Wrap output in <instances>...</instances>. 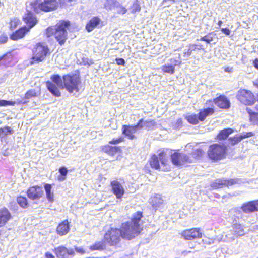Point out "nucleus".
Returning a JSON list of instances; mask_svg holds the SVG:
<instances>
[{
  "label": "nucleus",
  "instance_id": "obj_37",
  "mask_svg": "<svg viewBox=\"0 0 258 258\" xmlns=\"http://www.w3.org/2000/svg\"><path fill=\"white\" fill-rule=\"evenodd\" d=\"M38 94V91L35 89H30L25 94V98L29 99L32 97H36Z\"/></svg>",
  "mask_w": 258,
  "mask_h": 258
},
{
  "label": "nucleus",
  "instance_id": "obj_7",
  "mask_svg": "<svg viewBox=\"0 0 258 258\" xmlns=\"http://www.w3.org/2000/svg\"><path fill=\"white\" fill-rule=\"evenodd\" d=\"M70 25L69 21H63L55 25V38L60 45L63 44L67 39V30Z\"/></svg>",
  "mask_w": 258,
  "mask_h": 258
},
{
  "label": "nucleus",
  "instance_id": "obj_52",
  "mask_svg": "<svg viewBox=\"0 0 258 258\" xmlns=\"http://www.w3.org/2000/svg\"><path fill=\"white\" fill-rule=\"evenodd\" d=\"M140 10V7L139 5L137 3H134L132 7V12H136L137 11H139Z\"/></svg>",
  "mask_w": 258,
  "mask_h": 258
},
{
  "label": "nucleus",
  "instance_id": "obj_55",
  "mask_svg": "<svg viewBox=\"0 0 258 258\" xmlns=\"http://www.w3.org/2000/svg\"><path fill=\"white\" fill-rule=\"evenodd\" d=\"M122 141V138H119L118 139H113L111 141H110L109 143L111 144H117Z\"/></svg>",
  "mask_w": 258,
  "mask_h": 258
},
{
  "label": "nucleus",
  "instance_id": "obj_47",
  "mask_svg": "<svg viewBox=\"0 0 258 258\" xmlns=\"http://www.w3.org/2000/svg\"><path fill=\"white\" fill-rule=\"evenodd\" d=\"M174 3L175 0H163L162 2V5L165 7H169Z\"/></svg>",
  "mask_w": 258,
  "mask_h": 258
},
{
  "label": "nucleus",
  "instance_id": "obj_3",
  "mask_svg": "<svg viewBox=\"0 0 258 258\" xmlns=\"http://www.w3.org/2000/svg\"><path fill=\"white\" fill-rule=\"evenodd\" d=\"M29 6V10L38 13L39 10H42L45 12H49L56 9L58 6L57 0H44L43 2L38 4L37 2H27V5Z\"/></svg>",
  "mask_w": 258,
  "mask_h": 258
},
{
  "label": "nucleus",
  "instance_id": "obj_36",
  "mask_svg": "<svg viewBox=\"0 0 258 258\" xmlns=\"http://www.w3.org/2000/svg\"><path fill=\"white\" fill-rule=\"evenodd\" d=\"M105 247V245L104 243L102 241H99L96 242L94 245L90 246V249L91 250H101L104 249Z\"/></svg>",
  "mask_w": 258,
  "mask_h": 258
},
{
  "label": "nucleus",
  "instance_id": "obj_44",
  "mask_svg": "<svg viewBox=\"0 0 258 258\" xmlns=\"http://www.w3.org/2000/svg\"><path fill=\"white\" fill-rule=\"evenodd\" d=\"M15 104V102L13 101L0 100V106L14 105Z\"/></svg>",
  "mask_w": 258,
  "mask_h": 258
},
{
  "label": "nucleus",
  "instance_id": "obj_13",
  "mask_svg": "<svg viewBox=\"0 0 258 258\" xmlns=\"http://www.w3.org/2000/svg\"><path fill=\"white\" fill-rule=\"evenodd\" d=\"M181 63L180 55L179 54L177 58H171L169 59V62L161 67V70L165 73L173 74L175 72V66L180 65Z\"/></svg>",
  "mask_w": 258,
  "mask_h": 258
},
{
  "label": "nucleus",
  "instance_id": "obj_49",
  "mask_svg": "<svg viewBox=\"0 0 258 258\" xmlns=\"http://www.w3.org/2000/svg\"><path fill=\"white\" fill-rule=\"evenodd\" d=\"M233 211L237 215V216H236V217L238 219H242L243 218V214L242 213L240 210H239L238 208L234 209Z\"/></svg>",
  "mask_w": 258,
  "mask_h": 258
},
{
  "label": "nucleus",
  "instance_id": "obj_1",
  "mask_svg": "<svg viewBox=\"0 0 258 258\" xmlns=\"http://www.w3.org/2000/svg\"><path fill=\"white\" fill-rule=\"evenodd\" d=\"M142 212L138 211L134 213L130 221L122 224V237L131 240L138 235L143 230Z\"/></svg>",
  "mask_w": 258,
  "mask_h": 258
},
{
  "label": "nucleus",
  "instance_id": "obj_20",
  "mask_svg": "<svg viewBox=\"0 0 258 258\" xmlns=\"http://www.w3.org/2000/svg\"><path fill=\"white\" fill-rule=\"evenodd\" d=\"M214 102L220 108L228 109L230 106V101L224 95H220L214 100Z\"/></svg>",
  "mask_w": 258,
  "mask_h": 258
},
{
  "label": "nucleus",
  "instance_id": "obj_63",
  "mask_svg": "<svg viewBox=\"0 0 258 258\" xmlns=\"http://www.w3.org/2000/svg\"><path fill=\"white\" fill-rule=\"evenodd\" d=\"M190 251H183L182 252V255L185 256L187 253H190Z\"/></svg>",
  "mask_w": 258,
  "mask_h": 258
},
{
  "label": "nucleus",
  "instance_id": "obj_12",
  "mask_svg": "<svg viewBox=\"0 0 258 258\" xmlns=\"http://www.w3.org/2000/svg\"><path fill=\"white\" fill-rule=\"evenodd\" d=\"M172 163L176 166H180L185 163H192V159L188 155L178 152H174L171 155Z\"/></svg>",
  "mask_w": 258,
  "mask_h": 258
},
{
  "label": "nucleus",
  "instance_id": "obj_40",
  "mask_svg": "<svg viewBox=\"0 0 258 258\" xmlns=\"http://www.w3.org/2000/svg\"><path fill=\"white\" fill-rule=\"evenodd\" d=\"M17 201L19 205L23 208H26L27 206V200L25 197H18L17 199Z\"/></svg>",
  "mask_w": 258,
  "mask_h": 258
},
{
  "label": "nucleus",
  "instance_id": "obj_38",
  "mask_svg": "<svg viewBox=\"0 0 258 258\" xmlns=\"http://www.w3.org/2000/svg\"><path fill=\"white\" fill-rule=\"evenodd\" d=\"M20 20L17 18H14L11 19L9 25V28L11 30L16 29L17 26L20 24Z\"/></svg>",
  "mask_w": 258,
  "mask_h": 258
},
{
  "label": "nucleus",
  "instance_id": "obj_50",
  "mask_svg": "<svg viewBox=\"0 0 258 258\" xmlns=\"http://www.w3.org/2000/svg\"><path fill=\"white\" fill-rule=\"evenodd\" d=\"M192 52L190 47L189 46L188 49H185L183 52V56L184 57H188L190 56Z\"/></svg>",
  "mask_w": 258,
  "mask_h": 258
},
{
  "label": "nucleus",
  "instance_id": "obj_8",
  "mask_svg": "<svg viewBox=\"0 0 258 258\" xmlns=\"http://www.w3.org/2000/svg\"><path fill=\"white\" fill-rule=\"evenodd\" d=\"M226 150L227 148L224 145L214 144L210 146L208 150V155L212 160H220L224 157Z\"/></svg>",
  "mask_w": 258,
  "mask_h": 258
},
{
  "label": "nucleus",
  "instance_id": "obj_14",
  "mask_svg": "<svg viewBox=\"0 0 258 258\" xmlns=\"http://www.w3.org/2000/svg\"><path fill=\"white\" fill-rule=\"evenodd\" d=\"M239 180L238 179H230L227 180L225 179H218L215 180L214 182L211 183V187L213 188H221L223 186H231L238 183Z\"/></svg>",
  "mask_w": 258,
  "mask_h": 258
},
{
  "label": "nucleus",
  "instance_id": "obj_59",
  "mask_svg": "<svg viewBox=\"0 0 258 258\" xmlns=\"http://www.w3.org/2000/svg\"><path fill=\"white\" fill-rule=\"evenodd\" d=\"M254 67L258 70V58H256L253 62Z\"/></svg>",
  "mask_w": 258,
  "mask_h": 258
},
{
  "label": "nucleus",
  "instance_id": "obj_41",
  "mask_svg": "<svg viewBox=\"0 0 258 258\" xmlns=\"http://www.w3.org/2000/svg\"><path fill=\"white\" fill-rule=\"evenodd\" d=\"M59 172L61 176L58 177L59 181H63L66 179V176L68 173V170L66 167H62L59 168Z\"/></svg>",
  "mask_w": 258,
  "mask_h": 258
},
{
  "label": "nucleus",
  "instance_id": "obj_10",
  "mask_svg": "<svg viewBox=\"0 0 258 258\" xmlns=\"http://www.w3.org/2000/svg\"><path fill=\"white\" fill-rule=\"evenodd\" d=\"M238 100L246 105H252L255 101V97L252 92L246 90H239L237 94Z\"/></svg>",
  "mask_w": 258,
  "mask_h": 258
},
{
  "label": "nucleus",
  "instance_id": "obj_45",
  "mask_svg": "<svg viewBox=\"0 0 258 258\" xmlns=\"http://www.w3.org/2000/svg\"><path fill=\"white\" fill-rule=\"evenodd\" d=\"M189 47L192 51L203 49V45L201 44H190Z\"/></svg>",
  "mask_w": 258,
  "mask_h": 258
},
{
  "label": "nucleus",
  "instance_id": "obj_53",
  "mask_svg": "<svg viewBox=\"0 0 258 258\" xmlns=\"http://www.w3.org/2000/svg\"><path fill=\"white\" fill-rule=\"evenodd\" d=\"M8 41V37L6 35L0 36V44H4Z\"/></svg>",
  "mask_w": 258,
  "mask_h": 258
},
{
  "label": "nucleus",
  "instance_id": "obj_6",
  "mask_svg": "<svg viewBox=\"0 0 258 258\" xmlns=\"http://www.w3.org/2000/svg\"><path fill=\"white\" fill-rule=\"evenodd\" d=\"M49 52V49L47 45L44 43H37L33 50V57L31 64L42 61Z\"/></svg>",
  "mask_w": 258,
  "mask_h": 258
},
{
  "label": "nucleus",
  "instance_id": "obj_25",
  "mask_svg": "<svg viewBox=\"0 0 258 258\" xmlns=\"http://www.w3.org/2000/svg\"><path fill=\"white\" fill-rule=\"evenodd\" d=\"M137 131L134 125H123L122 126L123 134L127 136L130 139H133L135 138V136L133 134Z\"/></svg>",
  "mask_w": 258,
  "mask_h": 258
},
{
  "label": "nucleus",
  "instance_id": "obj_26",
  "mask_svg": "<svg viewBox=\"0 0 258 258\" xmlns=\"http://www.w3.org/2000/svg\"><path fill=\"white\" fill-rule=\"evenodd\" d=\"M101 20L97 17L92 18L86 26V29L88 32H91L94 28L99 24Z\"/></svg>",
  "mask_w": 258,
  "mask_h": 258
},
{
  "label": "nucleus",
  "instance_id": "obj_30",
  "mask_svg": "<svg viewBox=\"0 0 258 258\" xmlns=\"http://www.w3.org/2000/svg\"><path fill=\"white\" fill-rule=\"evenodd\" d=\"M233 132V130L230 128H225L221 130L217 135V139L219 140H224L226 139L230 134Z\"/></svg>",
  "mask_w": 258,
  "mask_h": 258
},
{
  "label": "nucleus",
  "instance_id": "obj_31",
  "mask_svg": "<svg viewBox=\"0 0 258 258\" xmlns=\"http://www.w3.org/2000/svg\"><path fill=\"white\" fill-rule=\"evenodd\" d=\"M104 151L107 153L109 155L113 156L118 153L119 151V148L116 146H106L103 149Z\"/></svg>",
  "mask_w": 258,
  "mask_h": 258
},
{
  "label": "nucleus",
  "instance_id": "obj_17",
  "mask_svg": "<svg viewBox=\"0 0 258 258\" xmlns=\"http://www.w3.org/2000/svg\"><path fill=\"white\" fill-rule=\"evenodd\" d=\"M110 185L113 193L118 199H121L125 193V190L122 185L118 180L111 182Z\"/></svg>",
  "mask_w": 258,
  "mask_h": 258
},
{
  "label": "nucleus",
  "instance_id": "obj_18",
  "mask_svg": "<svg viewBox=\"0 0 258 258\" xmlns=\"http://www.w3.org/2000/svg\"><path fill=\"white\" fill-rule=\"evenodd\" d=\"M240 209L246 214L253 213L258 211V200L252 201L243 203Z\"/></svg>",
  "mask_w": 258,
  "mask_h": 258
},
{
  "label": "nucleus",
  "instance_id": "obj_19",
  "mask_svg": "<svg viewBox=\"0 0 258 258\" xmlns=\"http://www.w3.org/2000/svg\"><path fill=\"white\" fill-rule=\"evenodd\" d=\"M43 194L42 187L38 186L31 187L27 191L28 197L32 200L39 199Z\"/></svg>",
  "mask_w": 258,
  "mask_h": 258
},
{
  "label": "nucleus",
  "instance_id": "obj_32",
  "mask_svg": "<svg viewBox=\"0 0 258 258\" xmlns=\"http://www.w3.org/2000/svg\"><path fill=\"white\" fill-rule=\"evenodd\" d=\"M216 34L214 32L209 33L208 35L201 37L200 39H198V41H203L206 42L207 43H210L213 41L216 38Z\"/></svg>",
  "mask_w": 258,
  "mask_h": 258
},
{
  "label": "nucleus",
  "instance_id": "obj_29",
  "mask_svg": "<svg viewBox=\"0 0 258 258\" xmlns=\"http://www.w3.org/2000/svg\"><path fill=\"white\" fill-rule=\"evenodd\" d=\"M233 229V234L237 235V236H242L245 234L244 229L243 226L240 224L235 223L232 226Z\"/></svg>",
  "mask_w": 258,
  "mask_h": 258
},
{
  "label": "nucleus",
  "instance_id": "obj_43",
  "mask_svg": "<svg viewBox=\"0 0 258 258\" xmlns=\"http://www.w3.org/2000/svg\"><path fill=\"white\" fill-rule=\"evenodd\" d=\"M117 13L124 14L126 12V10L125 8H124L122 6L120 5L119 3H118V6L116 7L115 9L114 10Z\"/></svg>",
  "mask_w": 258,
  "mask_h": 258
},
{
  "label": "nucleus",
  "instance_id": "obj_51",
  "mask_svg": "<svg viewBox=\"0 0 258 258\" xmlns=\"http://www.w3.org/2000/svg\"><path fill=\"white\" fill-rule=\"evenodd\" d=\"M144 125L146 127H150L154 126L155 124V122L154 120H144Z\"/></svg>",
  "mask_w": 258,
  "mask_h": 258
},
{
  "label": "nucleus",
  "instance_id": "obj_57",
  "mask_svg": "<svg viewBox=\"0 0 258 258\" xmlns=\"http://www.w3.org/2000/svg\"><path fill=\"white\" fill-rule=\"evenodd\" d=\"M194 155H196V157L201 156L203 154V151L201 149L196 150L194 153Z\"/></svg>",
  "mask_w": 258,
  "mask_h": 258
},
{
  "label": "nucleus",
  "instance_id": "obj_46",
  "mask_svg": "<svg viewBox=\"0 0 258 258\" xmlns=\"http://www.w3.org/2000/svg\"><path fill=\"white\" fill-rule=\"evenodd\" d=\"M75 250L78 253L84 254L87 252V250L83 247H75Z\"/></svg>",
  "mask_w": 258,
  "mask_h": 258
},
{
  "label": "nucleus",
  "instance_id": "obj_35",
  "mask_svg": "<svg viewBox=\"0 0 258 258\" xmlns=\"http://www.w3.org/2000/svg\"><path fill=\"white\" fill-rule=\"evenodd\" d=\"M47 199L50 202L53 201V194L51 192V186L49 184H46L44 186Z\"/></svg>",
  "mask_w": 258,
  "mask_h": 258
},
{
  "label": "nucleus",
  "instance_id": "obj_34",
  "mask_svg": "<svg viewBox=\"0 0 258 258\" xmlns=\"http://www.w3.org/2000/svg\"><path fill=\"white\" fill-rule=\"evenodd\" d=\"M185 118L191 124H197L199 122V116L197 114L186 115Z\"/></svg>",
  "mask_w": 258,
  "mask_h": 258
},
{
  "label": "nucleus",
  "instance_id": "obj_16",
  "mask_svg": "<svg viewBox=\"0 0 258 258\" xmlns=\"http://www.w3.org/2000/svg\"><path fill=\"white\" fill-rule=\"evenodd\" d=\"M181 235L186 240H193L197 238H201L202 233L199 228H194L183 231Z\"/></svg>",
  "mask_w": 258,
  "mask_h": 258
},
{
  "label": "nucleus",
  "instance_id": "obj_4",
  "mask_svg": "<svg viewBox=\"0 0 258 258\" xmlns=\"http://www.w3.org/2000/svg\"><path fill=\"white\" fill-rule=\"evenodd\" d=\"M52 82H46V86L48 90L56 97H59L61 95L59 88H64L63 79L59 75H53L51 77Z\"/></svg>",
  "mask_w": 258,
  "mask_h": 258
},
{
  "label": "nucleus",
  "instance_id": "obj_21",
  "mask_svg": "<svg viewBox=\"0 0 258 258\" xmlns=\"http://www.w3.org/2000/svg\"><path fill=\"white\" fill-rule=\"evenodd\" d=\"M11 218V214L6 208H0V227L4 226Z\"/></svg>",
  "mask_w": 258,
  "mask_h": 258
},
{
  "label": "nucleus",
  "instance_id": "obj_2",
  "mask_svg": "<svg viewBox=\"0 0 258 258\" xmlns=\"http://www.w3.org/2000/svg\"><path fill=\"white\" fill-rule=\"evenodd\" d=\"M27 13L23 16L24 22L27 26H24L13 32L10 35V39L13 40H17L23 38L30 29L33 27L37 23V20L34 14L29 10V6H26Z\"/></svg>",
  "mask_w": 258,
  "mask_h": 258
},
{
  "label": "nucleus",
  "instance_id": "obj_22",
  "mask_svg": "<svg viewBox=\"0 0 258 258\" xmlns=\"http://www.w3.org/2000/svg\"><path fill=\"white\" fill-rule=\"evenodd\" d=\"M254 134L251 132H243L239 136H236L233 138H230L228 141L231 145H234L240 142L242 139L252 137L254 136Z\"/></svg>",
  "mask_w": 258,
  "mask_h": 258
},
{
  "label": "nucleus",
  "instance_id": "obj_5",
  "mask_svg": "<svg viewBox=\"0 0 258 258\" xmlns=\"http://www.w3.org/2000/svg\"><path fill=\"white\" fill-rule=\"evenodd\" d=\"M64 88L69 93L79 92L78 85L80 83V79L79 76L76 74L66 75L63 76Z\"/></svg>",
  "mask_w": 258,
  "mask_h": 258
},
{
  "label": "nucleus",
  "instance_id": "obj_39",
  "mask_svg": "<svg viewBox=\"0 0 258 258\" xmlns=\"http://www.w3.org/2000/svg\"><path fill=\"white\" fill-rule=\"evenodd\" d=\"M249 113L250 121L253 124L258 125V113L255 112L251 113L250 112H249Z\"/></svg>",
  "mask_w": 258,
  "mask_h": 258
},
{
  "label": "nucleus",
  "instance_id": "obj_33",
  "mask_svg": "<svg viewBox=\"0 0 258 258\" xmlns=\"http://www.w3.org/2000/svg\"><path fill=\"white\" fill-rule=\"evenodd\" d=\"M13 132V130L9 126H5L4 127H0V138L12 134Z\"/></svg>",
  "mask_w": 258,
  "mask_h": 258
},
{
  "label": "nucleus",
  "instance_id": "obj_42",
  "mask_svg": "<svg viewBox=\"0 0 258 258\" xmlns=\"http://www.w3.org/2000/svg\"><path fill=\"white\" fill-rule=\"evenodd\" d=\"M55 26L48 28L46 30V35L47 37H50L53 35H55Z\"/></svg>",
  "mask_w": 258,
  "mask_h": 258
},
{
  "label": "nucleus",
  "instance_id": "obj_48",
  "mask_svg": "<svg viewBox=\"0 0 258 258\" xmlns=\"http://www.w3.org/2000/svg\"><path fill=\"white\" fill-rule=\"evenodd\" d=\"M134 126L136 127V128L137 129V130L138 129H142L144 126H145L144 123V119H140L139 121V122H138L137 124H136Z\"/></svg>",
  "mask_w": 258,
  "mask_h": 258
},
{
  "label": "nucleus",
  "instance_id": "obj_15",
  "mask_svg": "<svg viewBox=\"0 0 258 258\" xmlns=\"http://www.w3.org/2000/svg\"><path fill=\"white\" fill-rule=\"evenodd\" d=\"M54 253L57 258H70L75 255V252L72 249H68L64 246L55 248Z\"/></svg>",
  "mask_w": 258,
  "mask_h": 258
},
{
  "label": "nucleus",
  "instance_id": "obj_23",
  "mask_svg": "<svg viewBox=\"0 0 258 258\" xmlns=\"http://www.w3.org/2000/svg\"><path fill=\"white\" fill-rule=\"evenodd\" d=\"M164 200L160 195H156L150 199V203L153 208L157 210L163 204Z\"/></svg>",
  "mask_w": 258,
  "mask_h": 258
},
{
  "label": "nucleus",
  "instance_id": "obj_27",
  "mask_svg": "<svg viewBox=\"0 0 258 258\" xmlns=\"http://www.w3.org/2000/svg\"><path fill=\"white\" fill-rule=\"evenodd\" d=\"M214 111L212 108H207L200 110L198 114L199 119L201 121H203L207 116L212 114Z\"/></svg>",
  "mask_w": 258,
  "mask_h": 258
},
{
  "label": "nucleus",
  "instance_id": "obj_9",
  "mask_svg": "<svg viewBox=\"0 0 258 258\" xmlns=\"http://www.w3.org/2000/svg\"><path fill=\"white\" fill-rule=\"evenodd\" d=\"M122 237L121 229L111 228L104 235L105 241L110 245H116L120 240Z\"/></svg>",
  "mask_w": 258,
  "mask_h": 258
},
{
  "label": "nucleus",
  "instance_id": "obj_60",
  "mask_svg": "<svg viewBox=\"0 0 258 258\" xmlns=\"http://www.w3.org/2000/svg\"><path fill=\"white\" fill-rule=\"evenodd\" d=\"M45 257L46 258H55V257L50 252H46L45 253Z\"/></svg>",
  "mask_w": 258,
  "mask_h": 258
},
{
  "label": "nucleus",
  "instance_id": "obj_56",
  "mask_svg": "<svg viewBox=\"0 0 258 258\" xmlns=\"http://www.w3.org/2000/svg\"><path fill=\"white\" fill-rule=\"evenodd\" d=\"M116 62L118 65H124L125 63L124 59L121 58H116Z\"/></svg>",
  "mask_w": 258,
  "mask_h": 258
},
{
  "label": "nucleus",
  "instance_id": "obj_28",
  "mask_svg": "<svg viewBox=\"0 0 258 258\" xmlns=\"http://www.w3.org/2000/svg\"><path fill=\"white\" fill-rule=\"evenodd\" d=\"M119 2L116 0H106L104 4V7L107 11H113L118 6Z\"/></svg>",
  "mask_w": 258,
  "mask_h": 258
},
{
  "label": "nucleus",
  "instance_id": "obj_11",
  "mask_svg": "<svg viewBox=\"0 0 258 258\" xmlns=\"http://www.w3.org/2000/svg\"><path fill=\"white\" fill-rule=\"evenodd\" d=\"M167 156L164 151L159 153L158 155H153L150 161V164L152 168L155 169H160L159 161L162 165H165L167 162Z\"/></svg>",
  "mask_w": 258,
  "mask_h": 258
},
{
  "label": "nucleus",
  "instance_id": "obj_64",
  "mask_svg": "<svg viewBox=\"0 0 258 258\" xmlns=\"http://www.w3.org/2000/svg\"><path fill=\"white\" fill-rule=\"evenodd\" d=\"M6 55H7V54H4V55H2V56H1V57H0V61H1L2 60L4 59L5 58V57L6 56Z\"/></svg>",
  "mask_w": 258,
  "mask_h": 258
},
{
  "label": "nucleus",
  "instance_id": "obj_61",
  "mask_svg": "<svg viewBox=\"0 0 258 258\" xmlns=\"http://www.w3.org/2000/svg\"><path fill=\"white\" fill-rule=\"evenodd\" d=\"M253 84L254 86L258 88V78L253 81Z\"/></svg>",
  "mask_w": 258,
  "mask_h": 258
},
{
  "label": "nucleus",
  "instance_id": "obj_62",
  "mask_svg": "<svg viewBox=\"0 0 258 258\" xmlns=\"http://www.w3.org/2000/svg\"><path fill=\"white\" fill-rule=\"evenodd\" d=\"M232 68L227 67L225 68V71L227 72H231L232 71Z\"/></svg>",
  "mask_w": 258,
  "mask_h": 258
},
{
  "label": "nucleus",
  "instance_id": "obj_24",
  "mask_svg": "<svg viewBox=\"0 0 258 258\" xmlns=\"http://www.w3.org/2000/svg\"><path fill=\"white\" fill-rule=\"evenodd\" d=\"M70 230L69 222L68 220H64L59 224L56 229L57 233L61 235L67 234Z\"/></svg>",
  "mask_w": 258,
  "mask_h": 258
},
{
  "label": "nucleus",
  "instance_id": "obj_58",
  "mask_svg": "<svg viewBox=\"0 0 258 258\" xmlns=\"http://www.w3.org/2000/svg\"><path fill=\"white\" fill-rule=\"evenodd\" d=\"M221 31L226 34V35H229L230 34V31L228 28H222Z\"/></svg>",
  "mask_w": 258,
  "mask_h": 258
},
{
  "label": "nucleus",
  "instance_id": "obj_54",
  "mask_svg": "<svg viewBox=\"0 0 258 258\" xmlns=\"http://www.w3.org/2000/svg\"><path fill=\"white\" fill-rule=\"evenodd\" d=\"M83 63L84 65L88 64L91 65L93 63V61L92 60L89 59L88 58H83Z\"/></svg>",
  "mask_w": 258,
  "mask_h": 258
}]
</instances>
